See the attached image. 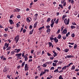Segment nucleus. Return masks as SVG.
I'll use <instances>...</instances> for the list:
<instances>
[{
    "label": "nucleus",
    "instance_id": "obj_29",
    "mask_svg": "<svg viewBox=\"0 0 79 79\" xmlns=\"http://www.w3.org/2000/svg\"><path fill=\"white\" fill-rule=\"evenodd\" d=\"M77 44H75L74 46V49H76V48H77Z\"/></svg>",
    "mask_w": 79,
    "mask_h": 79
},
{
    "label": "nucleus",
    "instance_id": "obj_9",
    "mask_svg": "<svg viewBox=\"0 0 79 79\" xmlns=\"http://www.w3.org/2000/svg\"><path fill=\"white\" fill-rule=\"evenodd\" d=\"M53 53H54V54H53V56H54V57H55L56 56H57V54L56 53V52L55 51H52Z\"/></svg>",
    "mask_w": 79,
    "mask_h": 79
},
{
    "label": "nucleus",
    "instance_id": "obj_20",
    "mask_svg": "<svg viewBox=\"0 0 79 79\" xmlns=\"http://www.w3.org/2000/svg\"><path fill=\"white\" fill-rule=\"evenodd\" d=\"M34 31V29H33L31 31H30V35H31V34H32V33H33V31Z\"/></svg>",
    "mask_w": 79,
    "mask_h": 79
},
{
    "label": "nucleus",
    "instance_id": "obj_53",
    "mask_svg": "<svg viewBox=\"0 0 79 79\" xmlns=\"http://www.w3.org/2000/svg\"><path fill=\"white\" fill-rule=\"evenodd\" d=\"M9 27V28H10V29H13V27L10 26V27Z\"/></svg>",
    "mask_w": 79,
    "mask_h": 79
},
{
    "label": "nucleus",
    "instance_id": "obj_61",
    "mask_svg": "<svg viewBox=\"0 0 79 79\" xmlns=\"http://www.w3.org/2000/svg\"><path fill=\"white\" fill-rule=\"evenodd\" d=\"M63 39H64V40H65L66 39V37L65 36H64L63 37Z\"/></svg>",
    "mask_w": 79,
    "mask_h": 79
},
{
    "label": "nucleus",
    "instance_id": "obj_13",
    "mask_svg": "<svg viewBox=\"0 0 79 79\" xmlns=\"http://www.w3.org/2000/svg\"><path fill=\"white\" fill-rule=\"evenodd\" d=\"M47 63H44L42 65V66L44 67V68H46L47 67Z\"/></svg>",
    "mask_w": 79,
    "mask_h": 79
},
{
    "label": "nucleus",
    "instance_id": "obj_49",
    "mask_svg": "<svg viewBox=\"0 0 79 79\" xmlns=\"http://www.w3.org/2000/svg\"><path fill=\"white\" fill-rule=\"evenodd\" d=\"M35 16L36 18H37V16H38V14H36L35 15Z\"/></svg>",
    "mask_w": 79,
    "mask_h": 79
},
{
    "label": "nucleus",
    "instance_id": "obj_38",
    "mask_svg": "<svg viewBox=\"0 0 79 79\" xmlns=\"http://www.w3.org/2000/svg\"><path fill=\"white\" fill-rule=\"evenodd\" d=\"M63 3V6H65L66 5V2H64Z\"/></svg>",
    "mask_w": 79,
    "mask_h": 79
},
{
    "label": "nucleus",
    "instance_id": "obj_37",
    "mask_svg": "<svg viewBox=\"0 0 79 79\" xmlns=\"http://www.w3.org/2000/svg\"><path fill=\"white\" fill-rule=\"evenodd\" d=\"M64 27H63V26L61 27V31H63V29H64Z\"/></svg>",
    "mask_w": 79,
    "mask_h": 79
},
{
    "label": "nucleus",
    "instance_id": "obj_52",
    "mask_svg": "<svg viewBox=\"0 0 79 79\" xmlns=\"http://www.w3.org/2000/svg\"><path fill=\"white\" fill-rule=\"evenodd\" d=\"M53 25H54V23H52L51 24V27H53Z\"/></svg>",
    "mask_w": 79,
    "mask_h": 79
},
{
    "label": "nucleus",
    "instance_id": "obj_5",
    "mask_svg": "<svg viewBox=\"0 0 79 79\" xmlns=\"http://www.w3.org/2000/svg\"><path fill=\"white\" fill-rule=\"evenodd\" d=\"M67 29L65 28L64 29L63 31H62V33L63 34H66L67 33Z\"/></svg>",
    "mask_w": 79,
    "mask_h": 79
},
{
    "label": "nucleus",
    "instance_id": "obj_12",
    "mask_svg": "<svg viewBox=\"0 0 79 79\" xmlns=\"http://www.w3.org/2000/svg\"><path fill=\"white\" fill-rule=\"evenodd\" d=\"M61 38V35L60 34L57 37V38L58 39H60Z\"/></svg>",
    "mask_w": 79,
    "mask_h": 79
},
{
    "label": "nucleus",
    "instance_id": "obj_21",
    "mask_svg": "<svg viewBox=\"0 0 79 79\" xmlns=\"http://www.w3.org/2000/svg\"><path fill=\"white\" fill-rule=\"evenodd\" d=\"M27 21L28 23H30L31 21L30 20V19H29V18H27Z\"/></svg>",
    "mask_w": 79,
    "mask_h": 79
},
{
    "label": "nucleus",
    "instance_id": "obj_14",
    "mask_svg": "<svg viewBox=\"0 0 79 79\" xmlns=\"http://www.w3.org/2000/svg\"><path fill=\"white\" fill-rule=\"evenodd\" d=\"M71 70H74V69H75V66L74 65L72 66L71 68Z\"/></svg>",
    "mask_w": 79,
    "mask_h": 79
},
{
    "label": "nucleus",
    "instance_id": "obj_10",
    "mask_svg": "<svg viewBox=\"0 0 79 79\" xmlns=\"http://www.w3.org/2000/svg\"><path fill=\"white\" fill-rule=\"evenodd\" d=\"M9 44H9V43L7 44V43H6L5 44L4 46L5 47H6V48H8V47Z\"/></svg>",
    "mask_w": 79,
    "mask_h": 79
},
{
    "label": "nucleus",
    "instance_id": "obj_4",
    "mask_svg": "<svg viewBox=\"0 0 79 79\" xmlns=\"http://www.w3.org/2000/svg\"><path fill=\"white\" fill-rule=\"evenodd\" d=\"M19 35H17V36L15 37V40L16 41V44L18 43V41L19 40Z\"/></svg>",
    "mask_w": 79,
    "mask_h": 79
},
{
    "label": "nucleus",
    "instance_id": "obj_35",
    "mask_svg": "<svg viewBox=\"0 0 79 79\" xmlns=\"http://www.w3.org/2000/svg\"><path fill=\"white\" fill-rule=\"evenodd\" d=\"M16 12H19L20 11V9L18 8H16Z\"/></svg>",
    "mask_w": 79,
    "mask_h": 79
},
{
    "label": "nucleus",
    "instance_id": "obj_34",
    "mask_svg": "<svg viewBox=\"0 0 79 79\" xmlns=\"http://www.w3.org/2000/svg\"><path fill=\"white\" fill-rule=\"evenodd\" d=\"M50 20H51L50 18H48L47 19V22H49V21H50Z\"/></svg>",
    "mask_w": 79,
    "mask_h": 79
},
{
    "label": "nucleus",
    "instance_id": "obj_17",
    "mask_svg": "<svg viewBox=\"0 0 79 79\" xmlns=\"http://www.w3.org/2000/svg\"><path fill=\"white\" fill-rule=\"evenodd\" d=\"M24 57L25 58L24 60L25 61H27V60L28 59L27 57V56H25Z\"/></svg>",
    "mask_w": 79,
    "mask_h": 79
},
{
    "label": "nucleus",
    "instance_id": "obj_57",
    "mask_svg": "<svg viewBox=\"0 0 79 79\" xmlns=\"http://www.w3.org/2000/svg\"><path fill=\"white\" fill-rule=\"evenodd\" d=\"M71 36L72 37H74L75 36V35H74V34L73 33L72 35H71Z\"/></svg>",
    "mask_w": 79,
    "mask_h": 79
},
{
    "label": "nucleus",
    "instance_id": "obj_6",
    "mask_svg": "<svg viewBox=\"0 0 79 79\" xmlns=\"http://www.w3.org/2000/svg\"><path fill=\"white\" fill-rule=\"evenodd\" d=\"M21 55H22V53H18L15 54L16 56H17V58H19L20 56H21Z\"/></svg>",
    "mask_w": 79,
    "mask_h": 79
},
{
    "label": "nucleus",
    "instance_id": "obj_58",
    "mask_svg": "<svg viewBox=\"0 0 79 79\" xmlns=\"http://www.w3.org/2000/svg\"><path fill=\"white\" fill-rule=\"evenodd\" d=\"M32 28V26L31 25H30L29 28L30 29H31Z\"/></svg>",
    "mask_w": 79,
    "mask_h": 79
},
{
    "label": "nucleus",
    "instance_id": "obj_25",
    "mask_svg": "<svg viewBox=\"0 0 79 79\" xmlns=\"http://www.w3.org/2000/svg\"><path fill=\"white\" fill-rule=\"evenodd\" d=\"M52 66L54 67L56 66V63H53Z\"/></svg>",
    "mask_w": 79,
    "mask_h": 79
},
{
    "label": "nucleus",
    "instance_id": "obj_2",
    "mask_svg": "<svg viewBox=\"0 0 79 79\" xmlns=\"http://www.w3.org/2000/svg\"><path fill=\"white\" fill-rule=\"evenodd\" d=\"M64 23L66 25H68L69 23V19H68L67 20V19H65L64 21Z\"/></svg>",
    "mask_w": 79,
    "mask_h": 79
},
{
    "label": "nucleus",
    "instance_id": "obj_40",
    "mask_svg": "<svg viewBox=\"0 0 79 79\" xmlns=\"http://www.w3.org/2000/svg\"><path fill=\"white\" fill-rule=\"evenodd\" d=\"M54 69H55V67H52L50 68V70H54Z\"/></svg>",
    "mask_w": 79,
    "mask_h": 79
},
{
    "label": "nucleus",
    "instance_id": "obj_24",
    "mask_svg": "<svg viewBox=\"0 0 79 79\" xmlns=\"http://www.w3.org/2000/svg\"><path fill=\"white\" fill-rule=\"evenodd\" d=\"M71 27L72 29H75L76 28V27H75V26L73 25H72Z\"/></svg>",
    "mask_w": 79,
    "mask_h": 79
},
{
    "label": "nucleus",
    "instance_id": "obj_55",
    "mask_svg": "<svg viewBox=\"0 0 79 79\" xmlns=\"http://www.w3.org/2000/svg\"><path fill=\"white\" fill-rule=\"evenodd\" d=\"M66 15H64L62 16V18H63V19H64V18H66Z\"/></svg>",
    "mask_w": 79,
    "mask_h": 79
},
{
    "label": "nucleus",
    "instance_id": "obj_1",
    "mask_svg": "<svg viewBox=\"0 0 79 79\" xmlns=\"http://www.w3.org/2000/svg\"><path fill=\"white\" fill-rule=\"evenodd\" d=\"M72 64H73V63H70L69 64H67V66L66 65L64 66L62 69V70H64V69H66L67 68H69V66H70L71 65H72Z\"/></svg>",
    "mask_w": 79,
    "mask_h": 79
},
{
    "label": "nucleus",
    "instance_id": "obj_64",
    "mask_svg": "<svg viewBox=\"0 0 79 79\" xmlns=\"http://www.w3.org/2000/svg\"><path fill=\"white\" fill-rule=\"evenodd\" d=\"M51 23H54V21H53V19H52L51 20Z\"/></svg>",
    "mask_w": 79,
    "mask_h": 79
},
{
    "label": "nucleus",
    "instance_id": "obj_45",
    "mask_svg": "<svg viewBox=\"0 0 79 79\" xmlns=\"http://www.w3.org/2000/svg\"><path fill=\"white\" fill-rule=\"evenodd\" d=\"M51 56L50 57V59L51 60H53L54 58V57H53V56Z\"/></svg>",
    "mask_w": 79,
    "mask_h": 79
},
{
    "label": "nucleus",
    "instance_id": "obj_23",
    "mask_svg": "<svg viewBox=\"0 0 79 79\" xmlns=\"http://www.w3.org/2000/svg\"><path fill=\"white\" fill-rule=\"evenodd\" d=\"M69 49H66L64 50V52H69Z\"/></svg>",
    "mask_w": 79,
    "mask_h": 79
},
{
    "label": "nucleus",
    "instance_id": "obj_18",
    "mask_svg": "<svg viewBox=\"0 0 79 79\" xmlns=\"http://www.w3.org/2000/svg\"><path fill=\"white\" fill-rule=\"evenodd\" d=\"M51 30L50 28H48L47 30V33H49L50 32Z\"/></svg>",
    "mask_w": 79,
    "mask_h": 79
},
{
    "label": "nucleus",
    "instance_id": "obj_48",
    "mask_svg": "<svg viewBox=\"0 0 79 79\" xmlns=\"http://www.w3.org/2000/svg\"><path fill=\"white\" fill-rule=\"evenodd\" d=\"M74 0H72L70 3H72V5H73V4H74Z\"/></svg>",
    "mask_w": 79,
    "mask_h": 79
},
{
    "label": "nucleus",
    "instance_id": "obj_11",
    "mask_svg": "<svg viewBox=\"0 0 79 79\" xmlns=\"http://www.w3.org/2000/svg\"><path fill=\"white\" fill-rule=\"evenodd\" d=\"M9 22L10 23V24H14V22H13V20L11 19L9 20Z\"/></svg>",
    "mask_w": 79,
    "mask_h": 79
},
{
    "label": "nucleus",
    "instance_id": "obj_46",
    "mask_svg": "<svg viewBox=\"0 0 79 79\" xmlns=\"http://www.w3.org/2000/svg\"><path fill=\"white\" fill-rule=\"evenodd\" d=\"M69 44H70V45H74V43H68Z\"/></svg>",
    "mask_w": 79,
    "mask_h": 79
},
{
    "label": "nucleus",
    "instance_id": "obj_41",
    "mask_svg": "<svg viewBox=\"0 0 79 79\" xmlns=\"http://www.w3.org/2000/svg\"><path fill=\"white\" fill-rule=\"evenodd\" d=\"M50 40L52 41V40H54V38H53V37H50Z\"/></svg>",
    "mask_w": 79,
    "mask_h": 79
},
{
    "label": "nucleus",
    "instance_id": "obj_16",
    "mask_svg": "<svg viewBox=\"0 0 79 79\" xmlns=\"http://www.w3.org/2000/svg\"><path fill=\"white\" fill-rule=\"evenodd\" d=\"M37 22H36L34 24V27L35 28L37 27Z\"/></svg>",
    "mask_w": 79,
    "mask_h": 79
},
{
    "label": "nucleus",
    "instance_id": "obj_54",
    "mask_svg": "<svg viewBox=\"0 0 79 79\" xmlns=\"http://www.w3.org/2000/svg\"><path fill=\"white\" fill-rule=\"evenodd\" d=\"M72 24L73 25H76V23L75 22H72Z\"/></svg>",
    "mask_w": 79,
    "mask_h": 79
},
{
    "label": "nucleus",
    "instance_id": "obj_26",
    "mask_svg": "<svg viewBox=\"0 0 79 79\" xmlns=\"http://www.w3.org/2000/svg\"><path fill=\"white\" fill-rule=\"evenodd\" d=\"M54 73H58L59 72V71H58V69H56V70H55L54 71Z\"/></svg>",
    "mask_w": 79,
    "mask_h": 79
},
{
    "label": "nucleus",
    "instance_id": "obj_60",
    "mask_svg": "<svg viewBox=\"0 0 79 79\" xmlns=\"http://www.w3.org/2000/svg\"><path fill=\"white\" fill-rule=\"evenodd\" d=\"M4 37H7V34H4Z\"/></svg>",
    "mask_w": 79,
    "mask_h": 79
},
{
    "label": "nucleus",
    "instance_id": "obj_43",
    "mask_svg": "<svg viewBox=\"0 0 79 79\" xmlns=\"http://www.w3.org/2000/svg\"><path fill=\"white\" fill-rule=\"evenodd\" d=\"M53 62H54V63H56L58 62V60H53Z\"/></svg>",
    "mask_w": 79,
    "mask_h": 79
},
{
    "label": "nucleus",
    "instance_id": "obj_8",
    "mask_svg": "<svg viewBox=\"0 0 79 79\" xmlns=\"http://www.w3.org/2000/svg\"><path fill=\"white\" fill-rule=\"evenodd\" d=\"M15 50H17L16 51V53H19V52L21 51V49H15Z\"/></svg>",
    "mask_w": 79,
    "mask_h": 79
},
{
    "label": "nucleus",
    "instance_id": "obj_44",
    "mask_svg": "<svg viewBox=\"0 0 79 79\" xmlns=\"http://www.w3.org/2000/svg\"><path fill=\"white\" fill-rule=\"evenodd\" d=\"M58 21H59V19H57L56 22V24H58Z\"/></svg>",
    "mask_w": 79,
    "mask_h": 79
},
{
    "label": "nucleus",
    "instance_id": "obj_39",
    "mask_svg": "<svg viewBox=\"0 0 79 79\" xmlns=\"http://www.w3.org/2000/svg\"><path fill=\"white\" fill-rule=\"evenodd\" d=\"M70 34V32H68L66 34V37H68V35H69Z\"/></svg>",
    "mask_w": 79,
    "mask_h": 79
},
{
    "label": "nucleus",
    "instance_id": "obj_3",
    "mask_svg": "<svg viewBox=\"0 0 79 79\" xmlns=\"http://www.w3.org/2000/svg\"><path fill=\"white\" fill-rule=\"evenodd\" d=\"M29 68V66H28V65L27 64H25L24 67L25 71H28Z\"/></svg>",
    "mask_w": 79,
    "mask_h": 79
},
{
    "label": "nucleus",
    "instance_id": "obj_42",
    "mask_svg": "<svg viewBox=\"0 0 79 79\" xmlns=\"http://www.w3.org/2000/svg\"><path fill=\"white\" fill-rule=\"evenodd\" d=\"M68 58H71L72 56L71 55H68L67 56V57Z\"/></svg>",
    "mask_w": 79,
    "mask_h": 79
},
{
    "label": "nucleus",
    "instance_id": "obj_28",
    "mask_svg": "<svg viewBox=\"0 0 79 79\" xmlns=\"http://www.w3.org/2000/svg\"><path fill=\"white\" fill-rule=\"evenodd\" d=\"M25 65V62H23L22 64V67H23Z\"/></svg>",
    "mask_w": 79,
    "mask_h": 79
},
{
    "label": "nucleus",
    "instance_id": "obj_31",
    "mask_svg": "<svg viewBox=\"0 0 79 79\" xmlns=\"http://www.w3.org/2000/svg\"><path fill=\"white\" fill-rule=\"evenodd\" d=\"M60 31H61V30H60V29H59L58 30V31L57 32V34H59V33H60Z\"/></svg>",
    "mask_w": 79,
    "mask_h": 79
},
{
    "label": "nucleus",
    "instance_id": "obj_56",
    "mask_svg": "<svg viewBox=\"0 0 79 79\" xmlns=\"http://www.w3.org/2000/svg\"><path fill=\"white\" fill-rule=\"evenodd\" d=\"M33 4H34V3L33 2H31L30 4V6L31 7V6H32V5H33Z\"/></svg>",
    "mask_w": 79,
    "mask_h": 79
},
{
    "label": "nucleus",
    "instance_id": "obj_33",
    "mask_svg": "<svg viewBox=\"0 0 79 79\" xmlns=\"http://www.w3.org/2000/svg\"><path fill=\"white\" fill-rule=\"evenodd\" d=\"M59 79H63V78L62 77V75H60L59 77Z\"/></svg>",
    "mask_w": 79,
    "mask_h": 79
},
{
    "label": "nucleus",
    "instance_id": "obj_22",
    "mask_svg": "<svg viewBox=\"0 0 79 79\" xmlns=\"http://www.w3.org/2000/svg\"><path fill=\"white\" fill-rule=\"evenodd\" d=\"M41 53V51H39L37 52V54L38 56H40V55Z\"/></svg>",
    "mask_w": 79,
    "mask_h": 79
},
{
    "label": "nucleus",
    "instance_id": "obj_30",
    "mask_svg": "<svg viewBox=\"0 0 79 79\" xmlns=\"http://www.w3.org/2000/svg\"><path fill=\"white\" fill-rule=\"evenodd\" d=\"M59 6L61 8H63V5L62 4H59Z\"/></svg>",
    "mask_w": 79,
    "mask_h": 79
},
{
    "label": "nucleus",
    "instance_id": "obj_27",
    "mask_svg": "<svg viewBox=\"0 0 79 79\" xmlns=\"http://www.w3.org/2000/svg\"><path fill=\"white\" fill-rule=\"evenodd\" d=\"M49 47H50L52 46V43H51V42H49Z\"/></svg>",
    "mask_w": 79,
    "mask_h": 79
},
{
    "label": "nucleus",
    "instance_id": "obj_62",
    "mask_svg": "<svg viewBox=\"0 0 79 79\" xmlns=\"http://www.w3.org/2000/svg\"><path fill=\"white\" fill-rule=\"evenodd\" d=\"M20 68H21V66L20 65H18L17 67V69H19Z\"/></svg>",
    "mask_w": 79,
    "mask_h": 79
},
{
    "label": "nucleus",
    "instance_id": "obj_32",
    "mask_svg": "<svg viewBox=\"0 0 79 79\" xmlns=\"http://www.w3.org/2000/svg\"><path fill=\"white\" fill-rule=\"evenodd\" d=\"M6 71H7V69H6V68H5L3 70V72H6Z\"/></svg>",
    "mask_w": 79,
    "mask_h": 79
},
{
    "label": "nucleus",
    "instance_id": "obj_59",
    "mask_svg": "<svg viewBox=\"0 0 79 79\" xmlns=\"http://www.w3.org/2000/svg\"><path fill=\"white\" fill-rule=\"evenodd\" d=\"M22 57H23V58H24V57L25 56H24V53H23L22 54Z\"/></svg>",
    "mask_w": 79,
    "mask_h": 79
},
{
    "label": "nucleus",
    "instance_id": "obj_51",
    "mask_svg": "<svg viewBox=\"0 0 79 79\" xmlns=\"http://www.w3.org/2000/svg\"><path fill=\"white\" fill-rule=\"evenodd\" d=\"M5 31H8V28H6L5 29Z\"/></svg>",
    "mask_w": 79,
    "mask_h": 79
},
{
    "label": "nucleus",
    "instance_id": "obj_50",
    "mask_svg": "<svg viewBox=\"0 0 79 79\" xmlns=\"http://www.w3.org/2000/svg\"><path fill=\"white\" fill-rule=\"evenodd\" d=\"M50 26L49 25L47 26L46 27V28L48 29H49V28H50Z\"/></svg>",
    "mask_w": 79,
    "mask_h": 79
},
{
    "label": "nucleus",
    "instance_id": "obj_47",
    "mask_svg": "<svg viewBox=\"0 0 79 79\" xmlns=\"http://www.w3.org/2000/svg\"><path fill=\"white\" fill-rule=\"evenodd\" d=\"M47 55L48 56H52V55L51 54L49 53V52H47Z\"/></svg>",
    "mask_w": 79,
    "mask_h": 79
},
{
    "label": "nucleus",
    "instance_id": "obj_19",
    "mask_svg": "<svg viewBox=\"0 0 79 79\" xmlns=\"http://www.w3.org/2000/svg\"><path fill=\"white\" fill-rule=\"evenodd\" d=\"M11 48V47L10 46H9L7 49H6V51H8V50H10Z\"/></svg>",
    "mask_w": 79,
    "mask_h": 79
},
{
    "label": "nucleus",
    "instance_id": "obj_7",
    "mask_svg": "<svg viewBox=\"0 0 79 79\" xmlns=\"http://www.w3.org/2000/svg\"><path fill=\"white\" fill-rule=\"evenodd\" d=\"M54 41L55 43H57L58 42V40L56 37L54 38Z\"/></svg>",
    "mask_w": 79,
    "mask_h": 79
},
{
    "label": "nucleus",
    "instance_id": "obj_63",
    "mask_svg": "<svg viewBox=\"0 0 79 79\" xmlns=\"http://www.w3.org/2000/svg\"><path fill=\"white\" fill-rule=\"evenodd\" d=\"M1 58V60H2L3 59V58H4V56H2Z\"/></svg>",
    "mask_w": 79,
    "mask_h": 79
},
{
    "label": "nucleus",
    "instance_id": "obj_15",
    "mask_svg": "<svg viewBox=\"0 0 79 79\" xmlns=\"http://www.w3.org/2000/svg\"><path fill=\"white\" fill-rule=\"evenodd\" d=\"M19 23H20V22H19L18 23H17L16 24L17 27H19L20 26V25H19Z\"/></svg>",
    "mask_w": 79,
    "mask_h": 79
},
{
    "label": "nucleus",
    "instance_id": "obj_36",
    "mask_svg": "<svg viewBox=\"0 0 79 79\" xmlns=\"http://www.w3.org/2000/svg\"><path fill=\"white\" fill-rule=\"evenodd\" d=\"M65 0H61V4H63L64 2H65Z\"/></svg>",
    "mask_w": 79,
    "mask_h": 79
}]
</instances>
